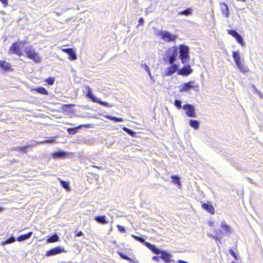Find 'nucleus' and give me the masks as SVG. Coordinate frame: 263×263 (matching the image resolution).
<instances>
[{
	"mask_svg": "<svg viewBox=\"0 0 263 263\" xmlns=\"http://www.w3.org/2000/svg\"><path fill=\"white\" fill-rule=\"evenodd\" d=\"M193 72V69L189 65H184L182 68H179L177 74L182 76L187 77Z\"/></svg>",
	"mask_w": 263,
	"mask_h": 263,
	"instance_id": "nucleus-10",
	"label": "nucleus"
},
{
	"mask_svg": "<svg viewBox=\"0 0 263 263\" xmlns=\"http://www.w3.org/2000/svg\"><path fill=\"white\" fill-rule=\"evenodd\" d=\"M71 104H67V109H66V110H67V115H70V113L69 112V107L71 106Z\"/></svg>",
	"mask_w": 263,
	"mask_h": 263,
	"instance_id": "nucleus-51",
	"label": "nucleus"
},
{
	"mask_svg": "<svg viewBox=\"0 0 263 263\" xmlns=\"http://www.w3.org/2000/svg\"><path fill=\"white\" fill-rule=\"evenodd\" d=\"M123 129L125 132H126L128 135L132 136V137H135L136 133L134 132L132 129L125 127H123Z\"/></svg>",
	"mask_w": 263,
	"mask_h": 263,
	"instance_id": "nucleus-32",
	"label": "nucleus"
},
{
	"mask_svg": "<svg viewBox=\"0 0 263 263\" xmlns=\"http://www.w3.org/2000/svg\"><path fill=\"white\" fill-rule=\"evenodd\" d=\"M15 54H16L17 55H18L19 57L21 56L22 55H23V53L21 50V49H18L17 50V51H16L15 53H14Z\"/></svg>",
	"mask_w": 263,
	"mask_h": 263,
	"instance_id": "nucleus-50",
	"label": "nucleus"
},
{
	"mask_svg": "<svg viewBox=\"0 0 263 263\" xmlns=\"http://www.w3.org/2000/svg\"><path fill=\"white\" fill-rule=\"evenodd\" d=\"M227 32L229 34L232 35L234 38L239 34L235 30L233 29H229L227 30Z\"/></svg>",
	"mask_w": 263,
	"mask_h": 263,
	"instance_id": "nucleus-33",
	"label": "nucleus"
},
{
	"mask_svg": "<svg viewBox=\"0 0 263 263\" xmlns=\"http://www.w3.org/2000/svg\"><path fill=\"white\" fill-rule=\"evenodd\" d=\"M52 156L55 159L64 158L66 157V152L64 151H58L52 154Z\"/></svg>",
	"mask_w": 263,
	"mask_h": 263,
	"instance_id": "nucleus-24",
	"label": "nucleus"
},
{
	"mask_svg": "<svg viewBox=\"0 0 263 263\" xmlns=\"http://www.w3.org/2000/svg\"><path fill=\"white\" fill-rule=\"evenodd\" d=\"M202 208L211 214L215 213V209L214 206L208 203H203L201 205Z\"/></svg>",
	"mask_w": 263,
	"mask_h": 263,
	"instance_id": "nucleus-18",
	"label": "nucleus"
},
{
	"mask_svg": "<svg viewBox=\"0 0 263 263\" xmlns=\"http://www.w3.org/2000/svg\"><path fill=\"white\" fill-rule=\"evenodd\" d=\"M178 55L177 46H174L168 48L164 53L163 60L166 63L172 64L176 61Z\"/></svg>",
	"mask_w": 263,
	"mask_h": 263,
	"instance_id": "nucleus-1",
	"label": "nucleus"
},
{
	"mask_svg": "<svg viewBox=\"0 0 263 263\" xmlns=\"http://www.w3.org/2000/svg\"><path fill=\"white\" fill-rule=\"evenodd\" d=\"M47 239V243H52L57 242L59 240V237L57 234H55L50 236H48Z\"/></svg>",
	"mask_w": 263,
	"mask_h": 263,
	"instance_id": "nucleus-28",
	"label": "nucleus"
},
{
	"mask_svg": "<svg viewBox=\"0 0 263 263\" xmlns=\"http://www.w3.org/2000/svg\"><path fill=\"white\" fill-rule=\"evenodd\" d=\"M171 179H172V182L177 185V187L180 188L181 186L180 182V178L177 175H172Z\"/></svg>",
	"mask_w": 263,
	"mask_h": 263,
	"instance_id": "nucleus-27",
	"label": "nucleus"
},
{
	"mask_svg": "<svg viewBox=\"0 0 263 263\" xmlns=\"http://www.w3.org/2000/svg\"><path fill=\"white\" fill-rule=\"evenodd\" d=\"M144 22V18L143 17H140L138 21L139 24H138V26H139L140 25H142L143 24Z\"/></svg>",
	"mask_w": 263,
	"mask_h": 263,
	"instance_id": "nucleus-45",
	"label": "nucleus"
},
{
	"mask_svg": "<svg viewBox=\"0 0 263 263\" xmlns=\"http://www.w3.org/2000/svg\"><path fill=\"white\" fill-rule=\"evenodd\" d=\"M235 40L238 43L240 44L242 46H244L245 43L243 41V39L240 34L235 37Z\"/></svg>",
	"mask_w": 263,
	"mask_h": 263,
	"instance_id": "nucleus-31",
	"label": "nucleus"
},
{
	"mask_svg": "<svg viewBox=\"0 0 263 263\" xmlns=\"http://www.w3.org/2000/svg\"><path fill=\"white\" fill-rule=\"evenodd\" d=\"M64 251V248L60 247H57L51 249L46 253V255L47 256H53Z\"/></svg>",
	"mask_w": 263,
	"mask_h": 263,
	"instance_id": "nucleus-12",
	"label": "nucleus"
},
{
	"mask_svg": "<svg viewBox=\"0 0 263 263\" xmlns=\"http://www.w3.org/2000/svg\"><path fill=\"white\" fill-rule=\"evenodd\" d=\"M35 90L37 92L44 95H48V91L44 87H38L36 89H35Z\"/></svg>",
	"mask_w": 263,
	"mask_h": 263,
	"instance_id": "nucleus-30",
	"label": "nucleus"
},
{
	"mask_svg": "<svg viewBox=\"0 0 263 263\" xmlns=\"http://www.w3.org/2000/svg\"><path fill=\"white\" fill-rule=\"evenodd\" d=\"M52 141H51L50 140H47L46 141H40V142H35L34 141L32 142V143H31L30 144H27V145L25 146H23V147H18V146H16V147H15L13 148V150L14 151H18L19 153H27V151H26V149L30 147H31V146H35L36 145V144H42V143H50Z\"/></svg>",
	"mask_w": 263,
	"mask_h": 263,
	"instance_id": "nucleus-7",
	"label": "nucleus"
},
{
	"mask_svg": "<svg viewBox=\"0 0 263 263\" xmlns=\"http://www.w3.org/2000/svg\"><path fill=\"white\" fill-rule=\"evenodd\" d=\"M178 57L181 61L182 63L185 64L188 62L190 59L189 53L190 48L188 46L180 44L177 46Z\"/></svg>",
	"mask_w": 263,
	"mask_h": 263,
	"instance_id": "nucleus-2",
	"label": "nucleus"
},
{
	"mask_svg": "<svg viewBox=\"0 0 263 263\" xmlns=\"http://www.w3.org/2000/svg\"><path fill=\"white\" fill-rule=\"evenodd\" d=\"M220 6L222 14L224 15L226 18L229 17L230 16V12L228 5L225 3H220Z\"/></svg>",
	"mask_w": 263,
	"mask_h": 263,
	"instance_id": "nucleus-14",
	"label": "nucleus"
},
{
	"mask_svg": "<svg viewBox=\"0 0 263 263\" xmlns=\"http://www.w3.org/2000/svg\"><path fill=\"white\" fill-rule=\"evenodd\" d=\"M215 234L219 237V239L222 237V235L223 234V232L221 230H214Z\"/></svg>",
	"mask_w": 263,
	"mask_h": 263,
	"instance_id": "nucleus-40",
	"label": "nucleus"
},
{
	"mask_svg": "<svg viewBox=\"0 0 263 263\" xmlns=\"http://www.w3.org/2000/svg\"><path fill=\"white\" fill-rule=\"evenodd\" d=\"M82 127H86L87 128L90 127V124H82L77 127H74L72 128H68L67 129V131L68 132L69 135H74L76 134L78 130L80 129Z\"/></svg>",
	"mask_w": 263,
	"mask_h": 263,
	"instance_id": "nucleus-13",
	"label": "nucleus"
},
{
	"mask_svg": "<svg viewBox=\"0 0 263 263\" xmlns=\"http://www.w3.org/2000/svg\"><path fill=\"white\" fill-rule=\"evenodd\" d=\"M229 253L235 259L238 260V257L235 252H234L232 249H230L229 251Z\"/></svg>",
	"mask_w": 263,
	"mask_h": 263,
	"instance_id": "nucleus-38",
	"label": "nucleus"
},
{
	"mask_svg": "<svg viewBox=\"0 0 263 263\" xmlns=\"http://www.w3.org/2000/svg\"><path fill=\"white\" fill-rule=\"evenodd\" d=\"M3 210V208L2 207L0 206V212L2 211Z\"/></svg>",
	"mask_w": 263,
	"mask_h": 263,
	"instance_id": "nucleus-55",
	"label": "nucleus"
},
{
	"mask_svg": "<svg viewBox=\"0 0 263 263\" xmlns=\"http://www.w3.org/2000/svg\"><path fill=\"white\" fill-rule=\"evenodd\" d=\"M195 82L193 81H191L184 83V84L180 86V91L186 92L191 90L192 88L198 87V85H195Z\"/></svg>",
	"mask_w": 263,
	"mask_h": 263,
	"instance_id": "nucleus-9",
	"label": "nucleus"
},
{
	"mask_svg": "<svg viewBox=\"0 0 263 263\" xmlns=\"http://www.w3.org/2000/svg\"><path fill=\"white\" fill-rule=\"evenodd\" d=\"M181 103L180 100L176 99L175 100L174 105L178 109L182 108Z\"/></svg>",
	"mask_w": 263,
	"mask_h": 263,
	"instance_id": "nucleus-37",
	"label": "nucleus"
},
{
	"mask_svg": "<svg viewBox=\"0 0 263 263\" xmlns=\"http://www.w3.org/2000/svg\"><path fill=\"white\" fill-rule=\"evenodd\" d=\"M16 240V238L11 234L9 237H6L5 240L1 242V245L4 246L7 244H10Z\"/></svg>",
	"mask_w": 263,
	"mask_h": 263,
	"instance_id": "nucleus-19",
	"label": "nucleus"
},
{
	"mask_svg": "<svg viewBox=\"0 0 263 263\" xmlns=\"http://www.w3.org/2000/svg\"><path fill=\"white\" fill-rule=\"evenodd\" d=\"M213 223L212 222L210 224V226H211L212 225Z\"/></svg>",
	"mask_w": 263,
	"mask_h": 263,
	"instance_id": "nucleus-58",
	"label": "nucleus"
},
{
	"mask_svg": "<svg viewBox=\"0 0 263 263\" xmlns=\"http://www.w3.org/2000/svg\"><path fill=\"white\" fill-rule=\"evenodd\" d=\"M182 109L185 111L186 115L189 117H196L195 107L190 104H186L182 106Z\"/></svg>",
	"mask_w": 263,
	"mask_h": 263,
	"instance_id": "nucleus-8",
	"label": "nucleus"
},
{
	"mask_svg": "<svg viewBox=\"0 0 263 263\" xmlns=\"http://www.w3.org/2000/svg\"><path fill=\"white\" fill-rule=\"evenodd\" d=\"M0 67L2 69L5 71H7L11 68V65L9 62L5 61L0 60Z\"/></svg>",
	"mask_w": 263,
	"mask_h": 263,
	"instance_id": "nucleus-23",
	"label": "nucleus"
},
{
	"mask_svg": "<svg viewBox=\"0 0 263 263\" xmlns=\"http://www.w3.org/2000/svg\"><path fill=\"white\" fill-rule=\"evenodd\" d=\"M61 185L64 189H66V181L63 180H60Z\"/></svg>",
	"mask_w": 263,
	"mask_h": 263,
	"instance_id": "nucleus-49",
	"label": "nucleus"
},
{
	"mask_svg": "<svg viewBox=\"0 0 263 263\" xmlns=\"http://www.w3.org/2000/svg\"><path fill=\"white\" fill-rule=\"evenodd\" d=\"M171 65L170 66L167 67L165 70V75L167 77L173 75L176 72H178L179 70V65L174 63Z\"/></svg>",
	"mask_w": 263,
	"mask_h": 263,
	"instance_id": "nucleus-11",
	"label": "nucleus"
},
{
	"mask_svg": "<svg viewBox=\"0 0 263 263\" xmlns=\"http://www.w3.org/2000/svg\"><path fill=\"white\" fill-rule=\"evenodd\" d=\"M232 57L236 66L240 71L243 73L247 72L249 70L248 68L242 63L239 52L238 51H233Z\"/></svg>",
	"mask_w": 263,
	"mask_h": 263,
	"instance_id": "nucleus-3",
	"label": "nucleus"
},
{
	"mask_svg": "<svg viewBox=\"0 0 263 263\" xmlns=\"http://www.w3.org/2000/svg\"><path fill=\"white\" fill-rule=\"evenodd\" d=\"M67 54L68 55V59L71 61H74L77 59L76 49L67 48Z\"/></svg>",
	"mask_w": 263,
	"mask_h": 263,
	"instance_id": "nucleus-16",
	"label": "nucleus"
},
{
	"mask_svg": "<svg viewBox=\"0 0 263 263\" xmlns=\"http://www.w3.org/2000/svg\"><path fill=\"white\" fill-rule=\"evenodd\" d=\"M145 246L151 250L154 254L159 255L161 253V250L158 248L155 245L151 244L148 242H145Z\"/></svg>",
	"mask_w": 263,
	"mask_h": 263,
	"instance_id": "nucleus-15",
	"label": "nucleus"
},
{
	"mask_svg": "<svg viewBox=\"0 0 263 263\" xmlns=\"http://www.w3.org/2000/svg\"><path fill=\"white\" fill-rule=\"evenodd\" d=\"M32 234L33 233L32 232H30L27 234L20 235L17 238H16V239L19 242L26 240L29 239L32 236Z\"/></svg>",
	"mask_w": 263,
	"mask_h": 263,
	"instance_id": "nucleus-22",
	"label": "nucleus"
},
{
	"mask_svg": "<svg viewBox=\"0 0 263 263\" xmlns=\"http://www.w3.org/2000/svg\"><path fill=\"white\" fill-rule=\"evenodd\" d=\"M220 226L221 228L225 231L227 234L231 233L232 229L231 227L228 225L224 221H221Z\"/></svg>",
	"mask_w": 263,
	"mask_h": 263,
	"instance_id": "nucleus-26",
	"label": "nucleus"
},
{
	"mask_svg": "<svg viewBox=\"0 0 263 263\" xmlns=\"http://www.w3.org/2000/svg\"><path fill=\"white\" fill-rule=\"evenodd\" d=\"M86 96H87V98H88L90 99H91V100L93 102L98 103V104H101L102 105H103V106H104L105 107H112L113 106L112 105L109 104L107 102L102 101L100 99H99V98H97L96 97H95L93 95L92 91L91 90V89L89 87L87 88V92H86Z\"/></svg>",
	"mask_w": 263,
	"mask_h": 263,
	"instance_id": "nucleus-6",
	"label": "nucleus"
},
{
	"mask_svg": "<svg viewBox=\"0 0 263 263\" xmlns=\"http://www.w3.org/2000/svg\"><path fill=\"white\" fill-rule=\"evenodd\" d=\"M193 14V9L192 8H187L184 10L178 12L179 15H184L188 16L192 15Z\"/></svg>",
	"mask_w": 263,
	"mask_h": 263,
	"instance_id": "nucleus-21",
	"label": "nucleus"
},
{
	"mask_svg": "<svg viewBox=\"0 0 263 263\" xmlns=\"http://www.w3.org/2000/svg\"><path fill=\"white\" fill-rule=\"evenodd\" d=\"M178 263H188L187 261H184L182 260H180V259L178 260Z\"/></svg>",
	"mask_w": 263,
	"mask_h": 263,
	"instance_id": "nucleus-54",
	"label": "nucleus"
},
{
	"mask_svg": "<svg viewBox=\"0 0 263 263\" xmlns=\"http://www.w3.org/2000/svg\"><path fill=\"white\" fill-rule=\"evenodd\" d=\"M112 120L115 121V122H122L123 121V119L121 118H118V117H114V118H112Z\"/></svg>",
	"mask_w": 263,
	"mask_h": 263,
	"instance_id": "nucleus-43",
	"label": "nucleus"
},
{
	"mask_svg": "<svg viewBox=\"0 0 263 263\" xmlns=\"http://www.w3.org/2000/svg\"><path fill=\"white\" fill-rule=\"evenodd\" d=\"M66 187H67V192H68V191L70 190V187L69 186V181H67Z\"/></svg>",
	"mask_w": 263,
	"mask_h": 263,
	"instance_id": "nucleus-52",
	"label": "nucleus"
},
{
	"mask_svg": "<svg viewBox=\"0 0 263 263\" xmlns=\"http://www.w3.org/2000/svg\"><path fill=\"white\" fill-rule=\"evenodd\" d=\"M156 33L161 39L167 42L175 41L177 38V35L171 33L167 31L157 30Z\"/></svg>",
	"mask_w": 263,
	"mask_h": 263,
	"instance_id": "nucleus-4",
	"label": "nucleus"
},
{
	"mask_svg": "<svg viewBox=\"0 0 263 263\" xmlns=\"http://www.w3.org/2000/svg\"><path fill=\"white\" fill-rule=\"evenodd\" d=\"M117 227L118 228V230L120 232L123 233L126 232L124 227L117 224Z\"/></svg>",
	"mask_w": 263,
	"mask_h": 263,
	"instance_id": "nucleus-41",
	"label": "nucleus"
},
{
	"mask_svg": "<svg viewBox=\"0 0 263 263\" xmlns=\"http://www.w3.org/2000/svg\"><path fill=\"white\" fill-rule=\"evenodd\" d=\"M25 52L27 58L33 60L35 63H39L41 61V58L38 55V54L35 51L32 46H27L25 49Z\"/></svg>",
	"mask_w": 263,
	"mask_h": 263,
	"instance_id": "nucleus-5",
	"label": "nucleus"
},
{
	"mask_svg": "<svg viewBox=\"0 0 263 263\" xmlns=\"http://www.w3.org/2000/svg\"><path fill=\"white\" fill-rule=\"evenodd\" d=\"M199 122L196 120L191 119L189 121V125L195 129H197L199 127Z\"/></svg>",
	"mask_w": 263,
	"mask_h": 263,
	"instance_id": "nucleus-29",
	"label": "nucleus"
},
{
	"mask_svg": "<svg viewBox=\"0 0 263 263\" xmlns=\"http://www.w3.org/2000/svg\"><path fill=\"white\" fill-rule=\"evenodd\" d=\"M118 254L121 258L132 261V259L129 258L127 255L124 254V253L120 252H118Z\"/></svg>",
	"mask_w": 263,
	"mask_h": 263,
	"instance_id": "nucleus-35",
	"label": "nucleus"
},
{
	"mask_svg": "<svg viewBox=\"0 0 263 263\" xmlns=\"http://www.w3.org/2000/svg\"><path fill=\"white\" fill-rule=\"evenodd\" d=\"M62 50H63L64 52H66V49H62Z\"/></svg>",
	"mask_w": 263,
	"mask_h": 263,
	"instance_id": "nucleus-56",
	"label": "nucleus"
},
{
	"mask_svg": "<svg viewBox=\"0 0 263 263\" xmlns=\"http://www.w3.org/2000/svg\"><path fill=\"white\" fill-rule=\"evenodd\" d=\"M54 78L53 77H49L45 80V82L50 85H52L54 82Z\"/></svg>",
	"mask_w": 263,
	"mask_h": 263,
	"instance_id": "nucleus-36",
	"label": "nucleus"
},
{
	"mask_svg": "<svg viewBox=\"0 0 263 263\" xmlns=\"http://www.w3.org/2000/svg\"><path fill=\"white\" fill-rule=\"evenodd\" d=\"M160 254V258L165 262L168 263L171 261V255L169 253L167 252L166 251L161 250Z\"/></svg>",
	"mask_w": 263,
	"mask_h": 263,
	"instance_id": "nucleus-17",
	"label": "nucleus"
},
{
	"mask_svg": "<svg viewBox=\"0 0 263 263\" xmlns=\"http://www.w3.org/2000/svg\"><path fill=\"white\" fill-rule=\"evenodd\" d=\"M82 235H83V233L82 231L77 232L75 234V237H80Z\"/></svg>",
	"mask_w": 263,
	"mask_h": 263,
	"instance_id": "nucleus-48",
	"label": "nucleus"
},
{
	"mask_svg": "<svg viewBox=\"0 0 263 263\" xmlns=\"http://www.w3.org/2000/svg\"><path fill=\"white\" fill-rule=\"evenodd\" d=\"M94 219L99 223L106 224L108 223V221L106 219L105 215H99L96 216L94 217Z\"/></svg>",
	"mask_w": 263,
	"mask_h": 263,
	"instance_id": "nucleus-20",
	"label": "nucleus"
},
{
	"mask_svg": "<svg viewBox=\"0 0 263 263\" xmlns=\"http://www.w3.org/2000/svg\"><path fill=\"white\" fill-rule=\"evenodd\" d=\"M207 235L209 237H211V238H213V239H214L215 240H217V241H219V242H220V240H219V237H218V236H217L216 235H213V234H210V233H207Z\"/></svg>",
	"mask_w": 263,
	"mask_h": 263,
	"instance_id": "nucleus-39",
	"label": "nucleus"
},
{
	"mask_svg": "<svg viewBox=\"0 0 263 263\" xmlns=\"http://www.w3.org/2000/svg\"><path fill=\"white\" fill-rule=\"evenodd\" d=\"M141 66L143 68V69L148 73V76L151 78H153L152 74L151 73L150 70L149 69L148 66L146 64H142Z\"/></svg>",
	"mask_w": 263,
	"mask_h": 263,
	"instance_id": "nucleus-34",
	"label": "nucleus"
},
{
	"mask_svg": "<svg viewBox=\"0 0 263 263\" xmlns=\"http://www.w3.org/2000/svg\"><path fill=\"white\" fill-rule=\"evenodd\" d=\"M107 119H109V120H112V118H114V117H112L111 116H110V115H107L105 117Z\"/></svg>",
	"mask_w": 263,
	"mask_h": 263,
	"instance_id": "nucleus-53",
	"label": "nucleus"
},
{
	"mask_svg": "<svg viewBox=\"0 0 263 263\" xmlns=\"http://www.w3.org/2000/svg\"><path fill=\"white\" fill-rule=\"evenodd\" d=\"M231 263H237V262H235V261H233Z\"/></svg>",
	"mask_w": 263,
	"mask_h": 263,
	"instance_id": "nucleus-57",
	"label": "nucleus"
},
{
	"mask_svg": "<svg viewBox=\"0 0 263 263\" xmlns=\"http://www.w3.org/2000/svg\"><path fill=\"white\" fill-rule=\"evenodd\" d=\"M0 2L3 4L4 7H6L8 5V0H0Z\"/></svg>",
	"mask_w": 263,
	"mask_h": 263,
	"instance_id": "nucleus-44",
	"label": "nucleus"
},
{
	"mask_svg": "<svg viewBox=\"0 0 263 263\" xmlns=\"http://www.w3.org/2000/svg\"><path fill=\"white\" fill-rule=\"evenodd\" d=\"M66 156H67V159L70 158L71 159H73V158L74 157V154L73 153H68L67 152V154H66Z\"/></svg>",
	"mask_w": 263,
	"mask_h": 263,
	"instance_id": "nucleus-46",
	"label": "nucleus"
},
{
	"mask_svg": "<svg viewBox=\"0 0 263 263\" xmlns=\"http://www.w3.org/2000/svg\"><path fill=\"white\" fill-rule=\"evenodd\" d=\"M132 236L134 237L136 240H138L140 242H145L144 239L142 237H138V236H135L134 235H132Z\"/></svg>",
	"mask_w": 263,
	"mask_h": 263,
	"instance_id": "nucleus-42",
	"label": "nucleus"
},
{
	"mask_svg": "<svg viewBox=\"0 0 263 263\" xmlns=\"http://www.w3.org/2000/svg\"><path fill=\"white\" fill-rule=\"evenodd\" d=\"M24 44L23 41H20L19 43L15 42L12 44L10 47V50L12 51L14 53H15L18 49H20V44Z\"/></svg>",
	"mask_w": 263,
	"mask_h": 263,
	"instance_id": "nucleus-25",
	"label": "nucleus"
},
{
	"mask_svg": "<svg viewBox=\"0 0 263 263\" xmlns=\"http://www.w3.org/2000/svg\"><path fill=\"white\" fill-rule=\"evenodd\" d=\"M160 256H154L153 257H152V259L155 261H157V262H159V260H160Z\"/></svg>",
	"mask_w": 263,
	"mask_h": 263,
	"instance_id": "nucleus-47",
	"label": "nucleus"
}]
</instances>
